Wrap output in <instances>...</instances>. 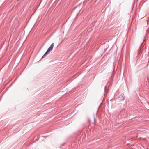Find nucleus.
Returning <instances> with one entry per match:
<instances>
[{
	"label": "nucleus",
	"mask_w": 149,
	"mask_h": 149,
	"mask_svg": "<svg viewBox=\"0 0 149 149\" xmlns=\"http://www.w3.org/2000/svg\"><path fill=\"white\" fill-rule=\"evenodd\" d=\"M54 43H52L51 44L50 46L48 48L47 50L49 51V52L51 51H52L53 48L54 46Z\"/></svg>",
	"instance_id": "obj_1"
},
{
	"label": "nucleus",
	"mask_w": 149,
	"mask_h": 149,
	"mask_svg": "<svg viewBox=\"0 0 149 149\" xmlns=\"http://www.w3.org/2000/svg\"><path fill=\"white\" fill-rule=\"evenodd\" d=\"M49 52V51H48L47 50V51L45 53V54L44 55V56H45L47 54H48Z\"/></svg>",
	"instance_id": "obj_2"
},
{
	"label": "nucleus",
	"mask_w": 149,
	"mask_h": 149,
	"mask_svg": "<svg viewBox=\"0 0 149 149\" xmlns=\"http://www.w3.org/2000/svg\"><path fill=\"white\" fill-rule=\"evenodd\" d=\"M107 85H106L105 86V89H104V91H105L106 90V88H107Z\"/></svg>",
	"instance_id": "obj_3"
},
{
	"label": "nucleus",
	"mask_w": 149,
	"mask_h": 149,
	"mask_svg": "<svg viewBox=\"0 0 149 149\" xmlns=\"http://www.w3.org/2000/svg\"><path fill=\"white\" fill-rule=\"evenodd\" d=\"M147 32H149V30L148 29L147 30Z\"/></svg>",
	"instance_id": "obj_4"
},
{
	"label": "nucleus",
	"mask_w": 149,
	"mask_h": 149,
	"mask_svg": "<svg viewBox=\"0 0 149 149\" xmlns=\"http://www.w3.org/2000/svg\"><path fill=\"white\" fill-rule=\"evenodd\" d=\"M44 56V55H43V56L42 57V58H43L44 57V56Z\"/></svg>",
	"instance_id": "obj_5"
}]
</instances>
